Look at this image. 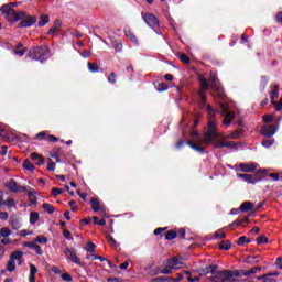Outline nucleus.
<instances>
[{
	"label": "nucleus",
	"mask_w": 282,
	"mask_h": 282,
	"mask_svg": "<svg viewBox=\"0 0 282 282\" xmlns=\"http://www.w3.org/2000/svg\"><path fill=\"white\" fill-rule=\"evenodd\" d=\"M203 135V144H213L214 149L226 148V142L218 141L221 139V133L217 130V122H215L213 117H210V121L207 122V127L204 128Z\"/></svg>",
	"instance_id": "f257e3e1"
},
{
	"label": "nucleus",
	"mask_w": 282,
	"mask_h": 282,
	"mask_svg": "<svg viewBox=\"0 0 282 282\" xmlns=\"http://www.w3.org/2000/svg\"><path fill=\"white\" fill-rule=\"evenodd\" d=\"M203 135V144H213L214 149L226 148V142L218 141L221 139V133L217 130V122H215L213 117H210V121L207 122V127L204 128Z\"/></svg>",
	"instance_id": "f03ea898"
},
{
	"label": "nucleus",
	"mask_w": 282,
	"mask_h": 282,
	"mask_svg": "<svg viewBox=\"0 0 282 282\" xmlns=\"http://www.w3.org/2000/svg\"><path fill=\"white\" fill-rule=\"evenodd\" d=\"M29 58L43 63L50 58V47L47 46H33L29 50Z\"/></svg>",
	"instance_id": "7ed1b4c3"
},
{
	"label": "nucleus",
	"mask_w": 282,
	"mask_h": 282,
	"mask_svg": "<svg viewBox=\"0 0 282 282\" xmlns=\"http://www.w3.org/2000/svg\"><path fill=\"white\" fill-rule=\"evenodd\" d=\"M0 12L4 14L9 23H17V21H21V19L25 17V12H17L12 7H10V4H3L0 8Z\"/></svg>",
	"instance_id": "20e7f679"
},
{
	"label": "nucleus",
	"mask_w": 282,
	"mask_h": 282,
	"mask_svg": "<svg viewBox=\"0 0 282 282\" xmlns=\"http://www.w3.org/2000/svg\"><path fill=\"white\" fill-rule=\"evenodd\" d=\"M141 17L149 28H151L159 36H162V32L159 31L160 20L158 17H155V14L141 12Z\"/></svg>",
	"instance_id": "39448f33"
},
{
	"label": "nucleus",
	"mask_w": 282,
	"mask_h": 282,
	"mask_svg": "<svg viewBox=\"0 0 282 282\" xmlns=\"http://www.w3.org/2000/svg\"><path fill=\"white\" fill-rule=\"evenodd\" d=\"M64 254H66L67 259H69L72 263H75L76 265H79V268H83V262L80 261V258L76 254V249L66 247L64 250Z\"/></svg>",
	"instance_id": "423d86ee"
},
{
	"label": "nucleus",
	"mask_w": 282,
	"mask_h": 282,
	"mask_svg": "<svg viewBox=\"0 0 282 282\" xmlns=\"http://www.w3.org/2000/svg\"><path fill=\"white\" fill-rule=\"evenodd\" d=\"M39 21V17L36 15H28L24 13V17L21 19L18 28H32Z\"/></svg>",
	"instance_id": "0eeeda50"
},
{
	"label": "nucleus",
	"mask_w": 282,
	"mask_h": 282,
	"mask_svg": "<svg viewBox=\"0 0 282 282\" xmlns=\"http://www.w3.org/2000/svg\"><path fill=\"white\" fill-rule=\"evenodd\" d=\"M276 131H279V126L276 124H267L261 128V133L264 138H272Z\"/></svg>",
	"instance_id": "6e6552de"
},
{
	"label": "nucleus",
	"mask_w": 282,
	"mask_h": 282,
	"mask_svg": "<svg viewBox=\"0 0 282 282\" xmlns=\"http://www.w3.org/2000/svg\"><path fill=\"white\" fill-rule=\"evenodd\" d=\"M252 176V184H259V182H263L265 180V177H268V170L262 169V170H258L254 174H251Z\"/></svg>",
	"instance_id": "1a4fd4ad"
},
{
	"label": "nucleus",
	"mask_w": 282,
	"mask_h": 282,
	"mask_svg": "<svg viewBox=\"0 0 282 282\" xmlns=\"http://www.w3.org/2000/svg\"><path fill=\"white\" fill-rule=\"evenodd\" d=\"M209 83H210L214 91H216L218 98H224V93L221 91L219 86H217V75L213 72L209 73Z\"/></svg>",
	"instance_id": "9d476101"
},
{
	"label": "nucleus",
	"mask_w": 282,
	"mask_h": 282,
	"mask_svg": "<svg viewBox=\"0 0 282 282\" xmlns=\"http://www.w3.org/2000/svg\"><path fill=\"white\" fill-rule=\"evenodd\" d=\"M239 171L241 173H254L257 171V163H240Z\"/></svg>",
	"instance_id": "9b49d317"
},
{
	"label": "nucleus",
	"mask_w": 282,
	"mask_h": 282,
	"mask_svg": "<svg viewBox=\"0 0 282 282\" xmlns=\"http://www.w3.org/2000/svg\"><path fill=\"white\" fill-rule=\"evenodd\" d=\"M219 275L223 276V282L235 281V278L232 275V270H220Z\"/></svg>",
	"instance_id": "f8f14e48"
},
{
	"label": "nucleus",
	"mask_w": 282,
	"mask_h": 282,
	"mask_svg": "<svg viewBox=\"0 0 282 282\" xmlns=\"http://www.w3.org/2000/svg\"><path fill=\"white\" fill-rule=\"evenodd\" d=\"M6 188H8L11 193H18L19 184L14 178H11L9 182L4 183Z\"/></svg>",
	"instance_id": "ddd939ff"
},
{
	"label": "nucleus",
	"mask_w": 282,
	"mask_h": 282,
	"mask_svg": "<svg viewBox=\"0 0 282 282\" xmlns=\"http://www.w3.org/2000/svg\"><path fill=\"white\" fill-rule=\"evenodd\" d=\"M271 96V105L276 102V98H279V85L271 86V91L269 93Z\"/></svg>",
	"instance_id": "4468645a"
},
{
	"label": "nucleus",
	"mask_w": 282,
	"mask_h": 282,
	"mask_svg": "<svg viewBox=\"0 0 282 282\" xmlns=\"http://www.w3.org/2000/svg\"><path fill=\"white\" fill-rule=\"evenodd\" d=\"M187 145L191 147V149H193L194 151L202 153V155L206 153V148L200 147L199 144H196L193 141H187Z\"/></svg>",
	"instance_id": "2eb2a0df"
},
{
	"label": "nucleus",
	"mask_w": 282,
	"mask_h": 282,
	"mask_svg": "<svg viewBox=\"0 0 282 282\" xmlns=\"http://www.w3.org/2000/svg\"><path fill=\"white\" fill-rule=\"evenodd\" d=\"M232 120H235V113L232 112H227L223 119V124L225 127H230V124L232 123Z\"/></svg>",
	"instance_id": "dca6fc26"
},
{
	"label": "nucleus",
	"mask_w": 282,
	"mask_h": 282,
	"mask_svg": "<svg viewBox=\"0 0 282 282\" xmlns=\"http://www.w3.org/2000/svg\"><path fill=\"white\" fill-rule=\"evenodd\" d=\"M254 208V204L250 200H246L240 205L241 213H249V210H252Z\"/></svg>",
	"instance_id": "f3484780"
},
{
	"label": "nucleus",
	"mask_w": 282,
	"mask_h": 282,
	"mask_svg": "<svg viewBox=\"0 0 282 282\" xmlns=\"http://www.w3.org/2000/svg\"><path fill=\"white\" fill-rule=\"evenodd\" d=\"M23 169L25 171H31V173H34V171H36V167L34 166V164L32 163V161H30V159H25L23 161V164H22Z\"/></svg>",
	"instance_id": "a211bd4d"
},
{
	"label": "nucleus",
	"mask_w": 282,
	"mask_h": 282,
	"mask_svg": "<svg viewBox=\"0 0 282 282\" xmlns=\"http://www.w3.org/2000/svg\"><path fill=\"white\" fill-rule=\"evenodd\" d=\"M198 96L200 98V106L206 107V102H208V97L206 96V90L198 89Z\"/></svg>",
	"instance_id": "6ab92c4d"
},
{
	"label": "nucleus",
	"mask_w": 282,
	"mask_h": 282,
	"mask_svg": "<svg viewBox=\"0 0 282 282\" xmlns=\"http://www.w3.org/2000/svg\"><path fill=\"white\" fill-rule=\"evenodd\" d=\"M47 23H50V15L47 14L40 15V20L37 22L39 28H45Z\"/></svg>",
	"instance_id": "aec40b11"
},
{
	"label": "nucleus",
	"mask_w": 282,
	"mask_h": 282,
	"mask_svg": "<svg viewBox=\"0 0 282 282\" xmlns=\"http://www.w3.org/2000/svg\"><path fill=\"white\" fill-rule=\"evenodd\" d=\"M219 250H230V248H232V242H230V240H223L219 242L218 245Z\"/></svg>",
	"instance_id": "412c9836"
},
{
	"label": "nucleus",
	"mask_w": 282,
	"mask_h": 282,
	"mask_svg": "<svg viewBox=\"0 0 282 282\" xmlns=\"http://www.w3.org/2000/svg\"><path fill=\"white\" fill-rule=\"evenodd\" d=\"M90 206L95 213H98L100 210V200L96 197L90 198Z\"/></svg>",
	"instance_id": "4be33fe9"
},
{
	"label": "nucleus",
	"mask_w": 282,
	"mask_h": 282,
	"mask_svg": "<svg viewBox=\"0 0 282 282\" xmlns=\"http://www.w3.org/2000/svg\"><path fill=\"white\" fill-rule=\"evenodd\" d=\"M237 177L239 180H243L247 184H252V174H241L237 173Z\"/></svg>",
	"instance_id": "5701e85b"
},
{
	"label": "nucleus",
	"mask_w": 282,
	"mask_h": 282,
	"mask_svg": "<svg viewBox=\"0 0 282 282\" xmlns=\"http://www.w3.org/2000/svg\"><path fill=\"white\" fill-rule=\"evenodd\" d=\"M42 208L45 210V213H48V215H53V213L56 212V208H54V206L52 204H48V203H44L42 205Z\"/></svg>",
	"instance_id": "b1692460"
},
{
	"label": "nucleus",
	"mask_w": 282,
	"mask_h": 282,
	"mask_svg": "<svg viewBox=\"0 0 282 282\" xmlns=\"http://www.w3.org/2000/svg\"><path fill=\"white\" fill-rule=\"evenodd\" d=\"M207 111H208V121L207 122H210V118L214 119V122H217L216 112H215V110H213V106L207 105Z\"/></svg>",
	"instance_id": "393cba45"
},
{
	"label": "nucleus",
	"mask_w": 282,
	"mask_h": 282,
	"mask_svg": "<svg viewBox=\"0 0 282 282\" xmlns=\"http://www.w3.org/2000/svg\"><path fill=\"white\" fill-rule=\"evenodd\" d=\"M198 80H199V83H200V86H202V88H199V89H204V91H207V89H209V85H208V80H206V78H204V76H199L198 77Z\"/></svg>",
	"instance_id": "a878e982"
},
{
	"label": "nucleus",
	"mask_w": 282,
	"mask_h": 282,
	"mask_svg": "<svg viewBox=\"0 0 282 282\" xmlns=\"http://www.w3.org/2000/svg\"><path fill=\"white\" fill-rule=\"evenodd\" d=\"M39 219H41V216L39 215L37 212L30 213V224L34 225L36 224V221H39Z\"/></svg>",
	"instance_id": "bb28decb"
},
{
	"label": "nucleus",
	"mask_w": 282,
	"mask_h": 282,
	"mask_svg": "<svg viewBox=\"0 0 282 282\" xmlns=\"http://www.w3.org/2000/svg\"><path fill=\"white\" fill-rule=\"evenodd\" d=\"M9 224L11 228H13V230H19L21 228V223L19 221V218H12Z\"/></svg>",
	"instance_id": "cd10ccee"
},
{
	"label": "nucleus",
	"mask_w": 282,
	"mask_h": 282,
	"mask_svg": "<svg viewBox=\"0 0 282 282\" xmlns=\"http://www.w3.org/2000/svg\"><path fill=\"white\" fill-rule=\"evenodd\" d=\"M261 270V267H253L249 271H242L243 276H252V274H257V271Z\"/></svg>",
	"instance_id": "c85d7f7f"
},
{
	"label": "nucleus",
	"mask_w": 282,
	"mask_h": 282,
	"mask_svg": "<svg viewBox=\"0 0 282 282\" xmlns=\"http://www.w3.org/2000/svg\"><path fill=\"white\" fill-rule=\"evenodd\" d=\"M251 215H247L243 217H239L238 219L235 220V224H239L240 226H243V224H248V221L250 220Z\"/></svg>",
	"instance_id": "c756f323"
},
{
	"label": "nucleus",
	"mask_w": 282,
	"mask_h": 282,
	"mask_svg": "<svg viewBox=\"0 0 282 282\" xmlns=\"http://www.w3.org/2000/svg\"><path fill=\"white\" fill-rule=\"evenodd\" d=\"M259 261H261V256H248L247 257V262L250 264L259 263Z\"/></svg>",
	"instance_id": "7c9ffc66"
},
{
	"label": "nucleus",
	"mask_w": 282,
	"mask_h": 282,
	"mask_svg": "<svg viewBox=\"0 0 282 282\" xmlns=\"http://www.w3.org/2000/svg\"><path fill=\"white\" fill-rule=\"evenodd\" d=\"M177 237V231L175 230H170L165 234V239L166 241H173Z\"/></svg>",
	"instance_id": "2f4dec72"
},
{
	"label": "nucleus",
	"mask_w": 282,
	"mask_h": 282,
	"mask_svg": "<svg viewBox=\"0 0 282 282\" xmlns=\"http://www.w3.org/2000/svg\"><path fill=\"white\" fill-rule=\"evenodd\" d=\"M10 257L13 261H20L23 259V251H13Z\"/></svg>",
	"instance_id": "473e14b6"
},
{
	"label": "nucleus",
	"mask_w": 282,
	"mask_h": 282,
	"mask_svg": "<svg viewBox=\"0 0 282 282\" xmlns=\"http://www.w3.org/2000/svg\"><path fill=\"white\" fill-rule=\"evenodd\" d=\"M10 235H12V231L10 230V228H8V227H2V228L0 229V237L8 238V237H10Z\"/></svg>",
	"instance_id": "72a5a7b5"
},
{
	"label": "nucleus",
	"mask_w": 282,
	"mask_h": 282,
	"mask_svg": "<svg viewBox=\"0 0 282 282\" xmlns=\"http://www.w3.org/2000/svg\"><path fill=\"white\" fill-rule=\"evenodd\" d=\"M152 282H173V279L162 275V276L152 279Z\"/></svg>",
	"instance_id": "f704fd0d"
},
{
	"label": "nucleus",
	"mask_w": 282,
	"mask_h": 282,
	"mask_svg": "<svg viewBox=\"0 0 282 282\" xmlns=\"http://www.w3.org/2000/svg\"><path fill=\"white\" fill-rule=\"evenodd\" d=\"M112 47H113L115 52L120 54V52H122V42L113 41Z\"/></svg>",
	"instance_id": "c9c22d12"
},
{
	"label": "nucleus",
	"mask_w": 282,
	"mask_h": 282,
	"mask_svg": "<svg viewBox=\"0 0 282 282\" xmlns=\"http://www.w3.org/2000/svg\"><path fill=\"white\" fill-rule=\"evenodd\" d=\"M261 144L264 147V149H270V147L274 144V139H264L262 140Z\"/></svg>",
	"instance_id": "e433bc0d"
},
{
	"label": "nucleus",
	"mask_w": 282,
	"mask_h": 282,
	"mask_svg": "<svg viewBox=\"0 0 282 282\" xmlns=\"http://www.w3.org/2000/svg\"><path fill=\"white\" fill-rule=\"evenodd\" d=\"M256 241L259 246H261V243H270V239L265 235L258 237Z\"/></svg>",
	"instance_id": "4c0bfd02"
},
{
	"label": "nucleus",
	"mask_w": 282,
	"mask_h": 282,
	"mask_svg": "<svg viewBox=\"0 0 282 282\" xmlns=\"http://www.w3.org/2000/svg\"><path fill=\"white\" fill-rule=\"evenodd\" d=\"M180 61L184 63V65H191V57H188L186 53L180 55Z\"/></svg>",
	"instance_id": "58836bf2"
},
{
	"label": "nucleus",
	"mask_w": 282,
	"mask_h": 282,
	"mask_svg": "<svg viewBox=\"0 0 282 282\" xmlns=\"http://www.w3.org/2000/svg\"><path fill=\"white\" fill-rule=\"evenodd\" d=\"M47 132L41 131L37 134H35V140H45V142H47Z\"/></svg>",
	"instance_id": "ea45409f"
},
{
	"label": "nucleus",
	"mask_w": 282,
	"mask_h": 282,
	"mask_svg": "<svg viewBox=\"0 0 282 282\" xmlns=\"http://www.w3.org/2000/svg\"><path fill=\"white\" fill-rule=\"evenodd\" d=\"M126 36H128V39H130V41L134 43V45H138V37L135 36V34L131 33V31H127Z\"/></svg>",
	"instance_id": "a19ab883"
},
{
	"label": "nucleus",
	"mask_w": 282,
	"mask_h": 282,
	"mask_svg": "<svg viewBox=\"0 0 282 282\" xmlns=\"http://www.w3.org/2000/svg\"><path fill=\"white\" fill-rule=\"evenodd\" d=\"M7 270L8 272H14V270H17V263L14 262V260H10L7 263Z\"/></svg>",
	"instance_id": "79ce46f5"
},
{
	"label": "nucleus",
	"mask_w": 282,
	"mask_h": 282,
	"mask_svg": "<svg viewBox=\"0 0 282 282\" xmlns=\"http://www.w3.org/2000/svg\"><path fill=\"white\" fill-rule=\"evenodd\" d=\"M229 138L231 140H241V130H235Z\"/></svg>",
	"instance_id": "37998d69"
},
{
	"label": "nucleus",
	"mask_w": 282,
	"mask_h": 282,
	"mask_svg": "<svg viewBox=\"0 0 282 282\" xmlns=\"http://www.w3.org/2000/svg\"><path fill=\"white\" fill-rule=\"evenodd\" d=\"M4 206L8 208H14L17 203L14 202V198L9 197L7 200H4Z\"/></svg>",
	"instance_id": "c03bdc74"
},
{
	"label": "nucleus",
	"mask_w": 282,
	"mask_h": 282,
	"mask_svg": "<svg viewBox=\"0 0 282 282\" xmlns=\"http://www.w3.org/2000/svg\"><path fill=\"white\" fill-rule=\"evenodd\" d=\"M173 270H175V267H173V264H169V262H167L166 268L163 269L161 272H162V274H172Z\"/></svg>",
	"instance_id": "a18cd8bd"
},
{
	"label": "nucleus",
	"mask_w": 282,
	"mask_h": 282,
	"mask_svg": "<svg viewBox=\"0 0 282 282\" xmlns=\"http://www.w3.org/2000/svg\"><path fill=\"white\" fill-rule=\"evenodd\" d=\"M107 240L108 243H110V246H112V248H118V242L116 241V239L113 238V236L111 235H107Z\"/></svg>",
	"instance_id": "49530a36"
},
{
	"label": "nucleus",
	"mask_w": 282,
	"mask_h": 282,
	"mask_svg": "<svg viewBox=\"0 0 282 282\" xmlns=\"http://www.w3.org/2000/svg\"><path fill=\"white\" fill-rule=\"evenodd\" d=\"M86 252H96V245L91 241H88L86 245Z\"/></svg>",
	"instance_id": "de8ad7c7"
},
{
	"label": "nucleus",
	"mask_w": 282,
	"mask_h": 282,
	"mask_svg": "<svg viewBox=\"0 0 282 282\" xmlns=\"http://www.w3.org/2000/svg\"><path fill=\"white\" fill-rule=\"evenodd\" d=\"M156 91H166L169 89V86L165 83H159L155 86Z\"/></svg>",
	"instance_id": "09e8293b"
},
{
	"label": "nucleus",
	"mask_w": 282,
	"mask_h": 282,
	"mask_svg": "<svg viewBox=\"0 0 282 282\" xmlns=\"http://www.w3.org/2000/svg\"><path fill=\"white\" fill-rule=\"evenodd\" d=\"M88 69L93 74H96V72H98V69H99L98 64H94L91 62H88Z\"/></svg>",
	"instance_id": "8fccbe9b"
},
{
	"label": "nucleus",
	"mask_w": 282,
	"mask_h": 282,
	"mask_svg": "<svg viewBox=\"0 0 282 282\" xmlns=\"http://www.w3.org/2000/svg\"><path fill=\"white\" fill-rule=\"evenodd\" d=\"M170 265H173V268H177L180 265V259L177 257H173L171 260L167 261Z\"/></svg>",
	"instance_id": "3c124183"
},
{
	"label": "nucleus",
	"mask_w": 282,
	"mask_h": 282,
	"mask_svg": "<svg viewBox=\"0 0 282 282\" xmlns=\"http://www.w3.org/2000/svg\"><path fill=\"white\" fill-rule=\"evenodd\" d=\"M210 281L213 282H224L223 276L219 274V271L217 273H215L212 278Z\"/></svg>",
	"instance_id": "603ef678"
},
{
	"label": "nucleus",
	"mask_w": 282,
	"mask_h": 282,
	"mask_svg": "<svg viewBox=\"0 0 282 282\" xmlns=\"http://www.w3.org/2000/svg\"><path fill=\"white\" fill-rule=\"evenodd\" d=\"M35 243H47V237L41 235L34 239Z\"/></svg>",
	"instance_id": "864d4df0"
},
{
	"label": "nucleus",
	"mask_w": 282,
	"mask_h": 282,
	"mask_svg": "<svg viewBox=\"0 0 282 282\" xmlns=\"http://www.w3.org/2000/svg\"><path fill=\"white\" fill-rule=\"evenodd\" d=\"M118 76L115 72L110 73L108 76V83H111L112 85H116Z\"/></svg>",
	"instance_id": "5fc2aeb1"
},
{
	"label": "nucleus",
	"mask_w": 282,
	"mask_h": 282,
	"mask_svg": "<svg viewBox=\"0 0 282 282\" xmlns=\"http://www.w3.org/2000/svg\"><path fill=\"white\" fill-rule=\"evenodd\" d=\"M61 279H62V281H66V282H73L74 281V278H72V275L69 273H62Z\"/></svg>",
	"instance_id": "6e6d98bb"
},
{
	"label": "nucleus",
	"mask_w": 282,
	"mask_h": 282,
	"mask_svg": "<svg viewBox=\"0 0 282 282\" xmlns=\"http://www.w3.org/2000/svg\"><path fill=\"white\" fill-rule=\"evenodd\" d=\"M263 122H265L267 124H270V122H272L274 120V116L273 115H264L262 117Z\"/></svg>",
	"instance_id": "4d7b16f0"
},
{
	"label": "nucleus",
	"mask_w": 282,
	"mask_h": 282,
	"mask_svg": "<svg viewBox=\"0 0 282 282\" xmlns=\"http://www.w3.org/2000/svg\"><path fill=\"white\" fill-rule=\"evenodd\" d=\"M56 169V163H54L52 161V159H48V163H47V166H46V171H54Z\"/></svg>",
	"instance_id": "13d9d810"
},
{
	"label": "nucleus",
	"mask_w": 282,
	"mask_h": 282,
	"mask_svg": "<svg viewBox=\"0 0 282 282\" xmlns=\"http://www.w3.org/2000/svg\"><path fill=\"white\" fill-rule=\"evenodd\" d=\"M52 195L54 197H58V195H63V189L62 188H58V187H54L52 191H51Z\"/></svg>",
	"instance_id": "bf43d9fd"
},
{
	"label": "nucleus",
	"mask_w": 282,
	"mask_h": 282,
	"mask_svg": "<svg viewBox=\"0 0 282 282\" xmlns=\"http://www.w3.org/2000/svg\"><path fill=\"white\" fill-rule=\"evenodd\" d=\"M186 144H188V141H185L183 139L178 140L177 143L175 144V147L177 149H184V147H186Z\"/></svg>",
	"instance_id": "052dcab7"
},
{
	"label": "nucleus",
	"mask_w": 282,
	"mask_h": 282,
	"mask_svg": "<svg viewBox=\"0 0 282 282\" xmlns=\"http://www.w3.org/2000/svg\"><path fill=\"white\" fill-rule=\"evenodd\" d=\"M63 237H64L65 239H68V241H72V239H74V238H72V231L68 230V229H64V230H63Z\"/></svg>",
	"instance_id": "680f3d73"
},
{
	"label": "nucleus",
	"mask_w": 282,
	"mask_h": 282,
	"mask_svg": "<svg viewBox=\"0 0 282 282\" xmlns=\"http://www.w3.org/2000/svg\"><path fill=\"white\" fill-rule=\"evenodd\" d=\"M268 77L265 76H262L261 79H260V86L262 89H265V87H268Z\"/></svg>",
	"instance_id": "e2e57ef3"
},
{
	"label": "nucleus",
	"mask_w": 282,
	"mask_h": 282,
	"mask_svg": "<svg viewBox=\"0 0 282 282\" xmlns=\"http://www.w3.org/2000/svg\"><path fill=\"white\" fill-rule=\"evenodd\" d=\"M214 238L215 239H226V232H224V231H216L214 234Z\"/></svg>",
	"instance_id": "0e129e2a"
},
{
	"label": "nucleus",
	"mask_w": 282,
	"mask_h": 282,
	"mask_svg": "<svg viewBox=\"0 0 282 282\" xmlns=\"http://www.w3.org/2000/svg\"><path fill=\"white\" fill-rule=\"evenodd\" d=\"M225 148L226 149H238L237 143H235L234 141L225 142Z\"/></svg>",
	"instance_id": "69168bd1"
},
{
	"label": "nucleus",
	"mask_w": 282,
	"mask_h": 282,
	"mask_svg": "<svg viewBox=\"0 0 282 282\" xmlns=\"http://www.w3.org/2000/svg\"><path fill=\"white\" fill-rule=\"evenodd\" d=\"M273 107H275V111H281L282 110V97L280 99V102L279 101H273Z\"/></svg>",
	"instance_id": "338daca9"
},
{
	"label": "nucleus",
	"mask_w": 282,
	"mask_h": 282,
	"mask_svg": "<svg viewBox=\"0 0 282 282\" xmlns=\"http://www.w3.org/2000/svg\"><path fill=\"white\" fill-rule=\"evenodd\" d=\"M58 137L54 135V134H48V137H46V142H58Z\"/></svg>",
	"instance_id": "774afa93"
}]
</instances>
